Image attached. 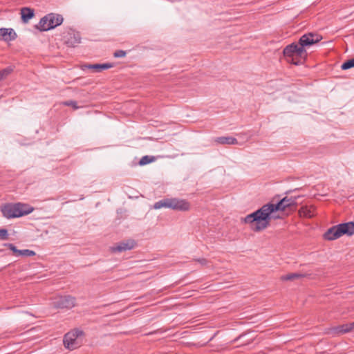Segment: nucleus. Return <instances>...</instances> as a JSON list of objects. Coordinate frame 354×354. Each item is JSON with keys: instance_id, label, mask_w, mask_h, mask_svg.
<instances>
[{"instance_id": "nucleus-1", "label": "nucleus", "mask_w": 354, "mask_h": 354, "mask_svg": "<svg viewBox=\"0 0 354 354\" xmlns=\"http://www.w3.org/2000/svg\"><path fill=\"white\" fill-rule=\"evenodd\" d=\"M297 205L296 197L285 196L278 203H267L255 212L247 215L243 218L245 223L250 225L251 228L254 232H260L266 229L270 225L272 218H279V216H275V212L278 211H294Z\"/></svg>"}, {"instance_id": "nucleus-2", "label": "nucleus", "mask_w": 354, "mask_h": 354, "mask_svg": "<svg viewBox=\"0 0 354 354\" xmlns=\"http://www.w3.org/2000/svg\"><path fill=\"white\" fill-rule=\"evenodd\" d=\"M322 39V36L313 32L304 34L299 38L298 44L292 43L284 48L283 56L288 62L299 65L302 63L301 59H305L307 57L305 48L318 43Z\"/></svg>"}, {"instance_id": "nucleus-3", "label": "nucleus", "mask_w": 354, "mask_h": 354, "mask_svg": "<svg viewBox=\"0 0 354 354\" xmlns=\"http://www.w3.org/2000/svg\"><path fill=\"white\" fill-rule=\"evenodd\" d=\"M354 234V222L340 223L329 228L324 234L326 240L333 241L343 235L352 236Z\"/></svg>"}, {"instance_id": "nucleus-4", "label": "nucleus", "mask_w": 354, "mask_h": 354, "mask_svg": "<svg viewBox=\"0 0 354 354\" xmlns=\"http://www.w3.org/2000/svg\"><path fill=\"white\" fill-rule=\"evenodd\" d=\"M84 336L83 330L75 328L64 335L63 342L66 348L73 351L79 348L82 344Z\"/></svg>"}, {"instance_id": "nucleus-5", "label": "nucleus", "mask_w": 354, "mask_h": 354, "mask_svg": "<svg viewBox=\"0 0 354 354\" xmlns=\"http://www.w3.org/2000/svg\"><path fill=\"white\" fill-rule=\"evenodd\" d=\"M64 21L62 15L55 13H49L43 17L35 28L40 31H47L61 25Z\"/></svg>"}, {"instance_id": "nucleus-6", "label": "nucleus", "mask_w": 354, "mask_h": 354, "mask_svg": "<svg viewBox=\"0 0 354 354\" xmlns=\"http://www.w3.org/2000/svg\"><path fill=\"white\" fill-rule=\"evenodd\" d=\"M75 298L70 295L57 296L53 298L51 305L55 308H71L75 306Z\"/></svg>"}, {"instance_id": "nucleus-7", "label": "nucleus", "mask_w": 354, "mask_h": 354, "mask_svg": "<svg viewBox=\"0 0 354 354\" xmlns=\"http://www.w3.org/2000/svg\"><path fill=\"white\" fill-rule=\"evenodd\" d=\"M13 218H19L28 215L34 211V207L27 203H17L12 204Z\"/></svg>"}, {"instance_id": "nucleus-8", "label": "nucleus", "mask_w": 354, "mask_h": 354, "mask_svg": "<svg viewBox=\"0 0 354 354\" xmlns=\"http://www.w3.org/2000/svg\"><path fill=\"white\" fill-rule=\"evenodd\" d=\"M190 203L187 200L170 198V209L176 211L186 212L190 209Z\"/></svg>"}, {"instance_id": "nucleus-9", "label": "nucleus", "mask_w": 354, "mask_h": 354, "mask_svg": "<svg viewBox=\"0 0 354 354\" xmlns=\"http://www.w3.org/2000/svg\"><path fill=\"white\" fill-rule=\"evenodd\" d=\"M136 242L134 240L129 239L118 243L117 245L111 247V250L113 252H122L130 250L134 248Z\"/></svg>"}, {"instance_id": "nucleus-10", "label": "nucleus", "mask_w": 354, "mask_h": 354, "mask_svg": "<svg viewBox=\"0 0 354 354\" xmlns=\"http://www.w3.org/2000/svg\"><path fill=\"white\" fill-rule=\"evenodd\" d=\"M81 42L80 34L78 32L71 31L68 33L65 43L69 47H75Z\"/></svg>"}, {"instance_id": "nucleus-11", "label": "nucleus", "mask_w": 354, "mask_h": 354, "mask_svg": "<svg viewBox=\"0 0 354 354\" xmlns=\"http://www.w3.org/2000/svg\"><path fill=\"white\" fill-rule=\"evenodd\" d=\"M17 33L12 28H0V40L5 41H13L17 38Z\"/></svg>"}, {"instance_id": "nucleus-12", "label": "nucleus", "mask_w": 354, "mask_h": 354, "mask_svg": "<svg viewBox=\"0 0 354 354\" xmlns=\"http://www.w3.org/2000/svg\"><path fill=\"white\" fill-rule=\"evenodd\" d=\"M21 20L24 23L26 24L31 19L34 15V10L28 7H24L21 9Z\"/></svg>"}, {"instance_id": "nucleus-13", "label": "nucleus", "mask_w": 354, "mask_h": 354, "mask_svg": "<svg viewBox=\"0 0 354 354\" xmlns=\"http://www.w3.org/2000/svg\"><path fill=\"white\" fill-rule=\"evenodd\" d=\"M113 66V64L104 63V64H86L84 66V68L90 69H94L96 72H100L103 70L111 68Z\"/></svg>"}, {"instance_id": "nucleus-14", "label": "nucleus", "mask_w": 354, "mask_h": 354, "mask_svg": "<svg viewBox=\"0 0 354 354\" xmlns=\"http://www.w3.org/2000/svg\"><path fill=\"white\" fill-rule=\"evenodd\" d=\"M215 142L220 145H236L238 143L237 140L231 136L218 137L215 139Z\"/></svg>"}, {"instance_id": "nucleus-15", "label": "nucleus", "mask_w": 354, "mask_h": 354, "mask_svg": "<svg viewBox=\"0 0 354 354\" xmlns=\"http://www.w3.org/2000/svg\"><path fill=\"white\" fill-rule=\"evenodd\" d=\"M315 207L313 206H303L299 209L300 216H303L307 218H311L315 214Z\"/></svg>"}, {"instance_id": "nucleus-16", "label": "nucleus", "mask_w": 354, "mask_h": 354, "mask_svg": "<svg viewBox=\"0 0 354 354\" xmlns=\"http://www.w3.org/2000/svg\"><path fill=\"white\" fill-rule=\"evenodd\" d=\"M1 212L4 217L7 218H13V209L11 203L6 204L1 207Z\"/></svg>"}, {"instance_id": "nucleus-17", "label": "nucleus", "mask_w": 354, "mask_h": 354, "mask_svg": "<svg viewBox=\"0 0 354 354\" xmlns=\"http://www.w3.org/2000/svg\"><path fill=\"white\" fill-rule=\"evenodd\" d=\"M162 207L170 209V198H163L156 202L153 205L155 209H158Z\"/></svg>"}, {"instance_id": "nucleus-18", "label": "nucleus", "mask_w": 354, "mask_h": 354, "mask_svg": "<svg viewBox=\"0 0 354 354\" xmlns=\"http://www.w3.org/2000/svg\"><path fill=\"white\" fill-rule=\"evenodd\" d=\"M305 276V274L299 273H289L288 274L281 276V279L282 281H294L295 279L304 277Z\"/></svg>"}, {"instance_id": "nucleus-19", "label": "nucleus", "mask_w": 354, "mask_h": 354, "mask_svg": "<svg viewBox=\"0 0 354 354\" xmlns=\"http://www.w3.org/2000/svg\"><path fill=\"white\" fill-rule=\"evenodd\" d=\"M14 70L13 66H8L0 71V81L6 78Z\"/></svg>"}, {"instance_id": "nucleus-20", "label": "nucleus", "mask_w": 354, "mask_h": 354, "mask_svg": "<svg viewBox=\"0 0 354 354\" xmlns=\"http://www.w3.org/2000/svg\"><path fill=\"white\" fill-rule=\"evenodd\" d=\"M335 330L338 333L344 334L351 331V325L349 324H342L337 326Z\"/></svg>"}, {"instance_id": "nucleus-21", "label": "nucleus", "mask_w": 354, "mask_h": 354, "mask_svg": "<svg viewBox=\"0 0 354 354\" xmlns=\"http://www.w3.org/2000/svg\"><path fill=\"white\" fill-rule=\"evenodd\" d=\"M155 160L154 156H145L141 158L139 161L140 165H145L147 164L151 163Z\"/></svg>"}, {"instance_id": "nucleus-22", "label": "nucleus", "mask_w": 354, "mask_h": 354, "mask_svg": "<svg viewBox=\"0 0 354 354\" xmlns=\"http://www.w3.org/2000/svg\"><path fill=\"white\" fill-rule=\"evenodd\" d=\"M35 255V252L33 250L26 249V250H19L17 257H20V256L32 257Z\"/></svg>"}, {"instance_id": "nucleus-23", "label": "nucleus", "mask_w": 354, "mask_h": 354, "mask_svg": "<svg viewBox=\"0 0 354 354\" xmlns=\"http://www.w3.org/2000/svg\"><path fill=\"white\" fill-rule=\"evenodd\" d=\"M354 67V58L348 59L342 64L341 68L342 70H348Z\"/></svg>"}, {"instance_id": "nucleus-24", "label": "nucleus", "mask_w": 354, "mask_h": 354, "mask_svg": "<svg viewBox=\"0 0 354 354\" xmlns=\"http://www.w3.org/2000/svg\"><path fill=\"white\" fill-rule=\"evenodd\" d=\"M62 104L64 105V106H72L74 109H79V106H77V103L76 101H74V100H68V101H65V102H63Z\"/></svg>"}, {"instance_id": "nucleus-25", "label": "nucleus", "mask_w": 354, "mask_h": 354, "mask_svg": "<svg viewBox=\"0 0 354 354\" xmlns=\"http://www.w3.org/2000/svg\"><path fill=\"white\" fill-rule=\"evenodd\" d=\"M5 246L8 247L12 252L14 253L15 256L17 257L19 250L17 248V247L12 244V243H5Z\"/></svg>"}, {"instance_id": "nucleus-26", "label": "nucleus", "mask_w": 354, "mask_h": 354, "mask_svg": "<svg viewBox=\"0 0 354 354\" xmlns=\"http://www.w3.org/2000/svg\"><path fill=\"white\" fill-rule=\"evenodd\" d=\"M8 239V232L6 229H0V240H7Z\"/></svg>"}, {"instance_id": "nucleus-27", "label": "nucleus", "mask_w": 354, "mask_h": 354, "mask_svg": "<svg viewBox=\"0 0 354 354\" xmlns=\"http://www.w3.org/2000/svg\"><path fill=\"white\" fill-rule=\"evenodd\" d=\"M126 52L123 50H116L114 53H113V56L115 57H124L125 55H126Z\"/></svg>"}, {"instance_id": "nucleus-28", "label": "nucleus", "mask_w": 354, "mask_h": 354, "mask_svg": "<svg viewBox=\"0 0 354 354\" xmlns=\"http://www.w3.org/2000/svg\"><path fill=\"white\" fill-rule=\"evenodd\" d=\"M194 261L199 263L202 266H205L208 263V261L205 258L196 259Z\"/></svg>"}, {"instance_id": "nucleus-29", "label": "nucleus", "mask_w": 354, "mask_h": 354, "mask_svg": "<svg viewBox=\"0 0 354 354\" xmlns=\"http://www.w3.org/2000/svg\"><path fill=\"white\" fill-rule=\"evenodd\" d=\"M351 331L354 329V322L350 323Z\"/></svg>"}]
</instances>
